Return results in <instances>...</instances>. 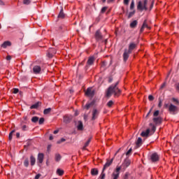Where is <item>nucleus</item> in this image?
<instances>
[{
    "label": "nucleus",
    "mask_w": 179,
    "mask_h": 179,
    "mask_svg": "<svg viewBox=\"0 0 179 179\" xmlns=\"http://www.w3.org/2000/svg\"><path fill=\"white\" fill-rule=\"evenodd\" d=\"M118 85V82H117L114 85H111L108 89L106 92V97H111L112 94H115V96H120V93H121V90L118 89L117 87Z\"/></svg>",
    "instance_id": "1"
},
{
    "label": "nucleus",
    "mask_w": 179,
    "mask_h": 179,
    "mask_svg": "<svg viewBox=\"0 0 179 179\" xmlns=\"http://www.w3.org/2000/svg\"><path fill=\"white\" fill-rule=\"evenodd\" d=\"M146 5H148V0H143V1H138L137 5L138 10H148V7H146Z\"/></svg>",
    "instance_id": "2"
},
{
    "label": "nucleus",
    "mask_w": 179,
    "mask_h": 179,
    "mask_svg": "<svg viewBox=\"0 0 179 179\" xmlns=\"http://www.w3.org/2000/svg\"><path fill=\"white\" fill-rule=\"evenodd\" d=\"M130 165H131V160H129V159H126L124 160L123 163L120 166H117V167H120V170H122V171H125V170H127V168L129 167Z\"/></svg>",
    "instance_id": "3"
},
{
    "label": "nucleus",
    "mask_w": 179,
    "mask_h": 179,
    "mask_svg": "<svg viewBox=\"0 0 179 179\" xmlns=\"http://www.w3.org/2000/svg\"><path fill=\"white\" fill-rule=\"evenodd\" d=\"M160 159V157L159 156V155H157V153L154 152L150 155V160L153 162V163H156V162H159V159Z\"/></svg>",
    "instance_id": "4"
},
{
    "label": "nucleus",
    "mask_w": 179,
    "mask_h": 179,
    "mask_svg": "<svg viewBox=\"0 0 179 179\" xmlns=\"http://www.w3.org/2000/svg\"><path fill=\"white\" fill-rule=\"evenodd\" d=\"M169 111L170 113H173V114H176V113H177V111H178V107L173 105V103H171L169 106Z\"/></svg>",
    "instance_id": "5"
},
{
    "label": "nucleus",
    "mask_w": 179,
    "mask_h": 179,
    "mask_svg": "<svg viewBox=\"0 0 179 179\" xmlns=\"http://www.w3.org/2000/svg\"><path fill=\"white\" fill-rule=\"evenodd\" d=\"M55 54H57V50H55V48H50L48 52V58H52V57H54V55H55Z\"/></svg>",
    "instance_id": "6"
},
{
    "label": "nucleus",
    "mask_w": 179,
    "mask_h": 179,
    "mask_svg": "<svg viewBox=\"0 0 179 179\" xmlns=\"http://www.w3.org/2000/svg\"><path fill=\"white\" fill-rule=\"evenodd\" d=\"M85 96L93 97V96H94V90H92L91 87L87 88L85 92Z\"/></svg>",
    "instance_id": "7"
},
{
    "label": "nucleus",
    "mask_w": 179,
    "mask_h": 179,
    "mask_svg": "<svg viewBox=\"0 0 179 179\" xmlns=\"http://www.w3.org/2000/svg\"><path fill=\"white\" fill-rule=\"evenodd\" d=\"M129 54H131V52H129L128 49H125L123 53V59L124 62L127 61L128 58H129Z\"/></svg>",
    "instance_id": "8"
},
{
    "label": "nucleus",
    "mask_w": 179,
    "mask_h": 179,
    "mask_svg": "<svg viewBox=\"0 0 179 179\" xmlns=\"http://www.w3.org/2000/svg\"><path fill=\"white\" fill-rule=\"evenodd\" d=\"M145 29H150V27H149V25H148V21L146 20H144L143 25L140 29L141 33H143Z\"/></svg>",
    "instance_id": "9"
},
{
    "label": "nucleus",
    "mask_w": 179,
    "mask_h": 179,
    "mask_svg": "<svg viewBox=\"0 0 179 179\" xmlns=\"http://www.w3.org/2000/svg\"><path fill=\"white\" fill-rule=\"evenodd\" d=\"M71 120H72V115H66L64 117V122H65L66 124H69Z\"/></svg>",
    "instance_id": "10"
},
{
    "label": "nucleus",
    "mask_w": 179,
    "mask_h": 179,
    "mask_svg": "<svg viewBox=\"0 0 179 179\" xmlns=\"http://www.w3.org/2000/svg\"><path fill=\"white\" fill-rule=\"evenodd\" d=\"M114 159H112L110 160H108L106 163L104 164L103 168V171L106 170V169H108V167H110V164H113Z\"/></svg>",
    "instance_id": "11"
},
{
    "label": "nucleus",
    "mask_w": 179,
    "mask_h": 179,
    "mask_svg": "<svg viewBox=\"0 0 179 179\" xmlns=\"http://www.w3.org/2000/svg\"><path fill=\"white\" fill-rule=\"evenodd\" d=\"M38 163H40L41 164V163H43V162H44V154L43 153H39L38 155Z\"/></svg>",
    "instance_id": "12"
},
{
    "label": "nucleus",
    "mask_w": 179,
    "mask_h": 179,
    "mask_svg": "<svg viewBox=\"0 0 179 179\" xmlns=\"http://www.w3.org/2000/svg\"><path fill=\"white\" fill-rule=\"evenodd\" d=\"M152 121L155 124V125H159V124H162V117H154L152 119Z\"/></svg>",
    "instance_id": "13"
},
{
    "label": "nucleus",
    "mask_w": 179,
    "mask_h": 179,
    "mask_svg": "<svg viewBox=\"0 0 179 179\" xmlns=\"http://www.w3.org/2000/svg\"><path fill=\"white\" fill-rule=\"evenodd\" d=\"M135 48H136V44L134 43H131L129 45V49L127 50H129L130 52H132Z\"/></svg>",
    "instance_id": "14"
},
{
    "label": "nucleus",
    "mask_w": 179,
    "mask_h": 179,
    "mask_svg": "<svg viewBox=\"0 0 179 179\" xmlns=\"http://www.w3.org/2000/svg\"><path fill=\"white\" fill-rule=\"evenodd\" d=\"M99 117V110L94 109L92 111V120H94Z\"/></svg>",
    "instance_id": "15"
},
{
    "label": "nucleus",
    "mask_w": 179,
    "mask_h": 179,
    "mask_svg": "<svg viewBox=\"0 0 179 179\" xmlns=\"http://www.w3.org/2000/svg\"><path fill=\"white\" fill-rule=\"evenodd\" d=\"M33 71L34 73H40L41 72V67L40 66H34Z\"/></svg>",
    "instance_id": "16"
},
{
    "label": "nucleus",
    "mask_w": 179,
    "mask_h": 179,
    "mask_svg": "<svg viewBox=\"0 0 179 179\" xmlns=\"http://www.w3.org/2000/svg\"><path fill=\"white\" fill-rule=\"evenodd\" d=\"M149 134H150V129H146V131H143L141 134V135L143 138H146V137L149 136Z\"/></svg>",
    "instance_id": "17"
},
{
    "label": "nucleus",
    "mask_w": 179,
    "mask_h": 179,
    "mask_svg": "<svg viewBox=\"0 0 179 179\" xmlns=\"http://www.w3.org/2000/svg\"><path fill=\"white\" fill-rule=\"evenodd\" d=\"M95 38L98 41L101 40V38H103V36H101V33H100V31H96L95 34Z\"/></svg>",
    "instance_id": "18"
},
{
    "label": "nucleus",
    "mask_w": 179,
    "mask_h": 179,
    "mask_svg": "<svg viewBox=\"0 0 179 179\" xmlns=\"http://www.w3.org/2000/svg\"><path fill=\"white\" fill-rule=\"evenodd\" d=\"M58 17H59V19H64V17H65V13H64L63 8H61L60 12L58 15Z\"/></svg>",
    "instance_id": "19"
},
{
    "label": "nucleus",
    "mask_w": 179,
    "mask_h": 179,
    "mask_svg": "<svg viewBox=\"0 0 179 179\" xmlns=\"http://www.w3.org/2000/svg\"><path fill=\"white\" fill-rule=\"evenodd\" d=\"M78 124L77 125V129L78 131H83V123L82 121H78Z\"/></svg>",
    "instance_id": "20"
},
{
    "label": "nucleus",
    "mask_w": 179,
    "mask_h": 179,
    "mask_svg": "<svg viewBox=\"0 0 179 179\" xmlns=\"http://www.w3.org/2000/svg\"><path fill=\"white\" fill-rule=\"evenodd\" d=\"M12 45V43H10V41H5L2 45L1 47L3 48H6V47H9Z\"/></svg>",
    "instance_id": "21"
},
{
    "label": "nucleus",
    "mask_w": 179,
    "mask_h": 179,
    "mask_svg": "<svg viewBox=\"0 0 179 179\" xmlns=\"http://www.w3.org/2000/svg\"><path fill=\"white\" fill-rule=\"evenodd\" d=\"M136 148H140L142 145V138L139 137L136 142Z\"/></svg>",
    "instance_id": "22"
},
{
    "label": "nucleus",
    "mask_w": 179,
    "mask_h": 179,
    "mask_svg": "<svg viewBox=\"0 0 179 179\" xmlns=\"http://www.w3.org/2000/svg\"><path fill=\"white\" fill-rule=\"evenodd\" d=\"M90 142H92V138H88L87 141L85 143L84 146H83V150H86V148H87V146H89Z\"/></svg>",
    "instance_id": "23"
},
{
    "label": "nucleus",
    "mask_w": 179,
    "mask_h": 179,
    "mask_svg": "<svg viewBox=\"0 0 179 179\" xmlns=\"http://www.w3.org/2000/svg\"><path fill=\"white\" fill-rule=\"evenodd\" d=\"M93 62H94V57H91L87 60V64L88 65H93Z\"/></svg>",
    "instance_id": "24"
},
{
    "label": "nucleus",
    "mask_w": 179,
    "mask_h": 179,
    "mask_svg": "<svg viewBox=\"0 0 179 179\" xmlns=\"http://www.w3.org/2000/svg\"><path fill=\"white\" fill-rule=\"evenodd\" d=\"M137 25H138V21L136 20H134L130 23V27H131V29H134V27H136Z\"/></svg>",
    "instance_id": "25"
},
{
    "label": "nucleus",
    "mask_w": 179,
    "mask_h": 179,
    "mask_svg": "<svg viewBox=\"0 0 179 179\" xmlns=\"http://www.w3.org/2000/svg\"><path fill=\"white\" fill-rule=\"evenodd\" d=\"M30 162L31 166H34V164H36V158L33 157V155L30 157Z\"/></svg>",
    "instance_id": "26"
},
{
    "label": "nucleus",
    "mask_w": 179,
    "mask_h": 179,
    "mask_svg": "<svg viewBox=\"0 0 179 179\" xmlns=\"http://www.w3.org/2000/svg\"><path fill=\"white\" fill-rule=\"evenodd\" d=\"M91 174H92V176H97V174H99V170H97L96 169H92Z\"/></svg>",
    "instance_id": "27"
},
{
    "label": "nucleus",
    "mask_w": 179,
    "mask_h": 179,
    "mask_svg": "<svg viewBox=\"0 0 179 179\" xmlns=\"http://www.w3.org/2000/svg\"><path fill=\"white\" fill-rule=\"evenodd\" d=\"M55 159L56 162H59L61 159H62V157H61V155L59 154H56Z\"/></svg>",
    "instance_id": "28"
},
{
    "label": "nucleus",
    "mask_w": 179,
    "mask_h": 179,
    "mask_svg": "<svg viewBox=\"0 0 179 179\" xmlns=\"http://www.w3.org/2000/svg\"><path fill=\"white\" fill-rule=\"evenodd\" d=\"M57 174L60 176H64V170L58 169L57 170Z\"/></svg>",
    "instance_id": "29"
},
{
    "label": "nucleus",
    "mask_w": 179,
    "mask_h": 179,
    "mask_svg": "<svg viewBox=\"0 0 179 179\" xmlns=\"http://www.w3.org/2000/svg\"><path fill=\"white\" fill-rule=\"evenodd\" d=\"M172 101L176 104V106H179V101L178 99L172 98Z\"/></svg>",
    "instance_id": "30"
},
{
    "label": "nucleus",
    "mask_w": 179,
    "mask_h": 179,
    "mask_svg": "<svg viewBox=\"0 0 179 179\" xmlns=\"http://www.w3.org/2000/svg\"><path fill=\"white\" fill-rule=\"evenodd\" d=\"M50 113H51V108H46L43 111V114L47 115V114H50Z\"/></svg>",
    "instance_id": "31"
},
{
    "label": "nucleus",
    "mask_w": 179,
    "mask_h": 179,
    "mask_svg": "<svg viewBox=\"0 0 179 179\" xmlns=\"http://www.w3.org/2000/svg\"><path fill=\"white\" fill-rule=\"evenodd\" d=\"M38 121V117L34 116L31 118V122H37Z\"/></svg>",
    "instance_id": "32"
},
{
    "label": "nucleus",
    "mask_w": 179,
    "mask_h": 179,
    "mask_svg": "<svg viewBox=\"0 0 179 179\" xmlns=\"http://www.w3.org/2000/svg\"><path fill=\"white\" fill-rule=\"evenodd\" d=\"M99 178L100 179H104L106 178V173H104V171H102L100 176H99Z\"/></svg>",
    "instance_id": "33"
},
{
    "label": "nucleus",
    "mask_w": 179,
    "mask_h": 179,
    "mask_svg": "<svg viewBox=\"0 0 179 179\" xmlns=\"http://www.w3.org/2000/svg\"><path fill=\"white\" fill-rule=\"evenodd\" d=\"M13 132H15V130H13L10 134H9V136H8V139L9 141H12V138L13 136Z\"/></svg>",
    "instance_id": "34"
},
{
    "label": "nucleus",
    "mask_w": 179,
    "mask_h": 179,
    "mask_svg": "<svg viewBox=\"0 0 179 179\" xmlns=\"http://www.w3.org/2000/svg\"><path fill=\"white\" fill-rule=\"evenodd\" d=\"M150 127H152V131L153 132H156V126H155V124L150 123Z\"/></svg>",
    "instance_id": "35"
},
{
    "label": "nucleus",
    "mask_w": 179,
    "mask_h": 179,
    "mask_svg": "<svg viewBox=\"0 0 179 179\" xmlns=\"http://www.w3.org/2000/svg\"><path fill=\"white\" fill-rule=\"evenodd\" d=\"M24 166L25 167H29V159H26L24 161Z\"/></svg>",
    "instance_id": "36"
},
{
    "label": "nucleus",
    "mask_w": 179,
    "mask_h": 179,
    "mask_svg": "<svg viewBox=\"0 0 179 179\" xmlns=\"http://www.w3.org/2000/svg\"><path fill=\"white\" fill-rule=\"evenodd\" d=\"M38 107V103H36L31 106V109L37 108Z\"/></svg>",
    "instance_id": "37"
},
{
    "label": "nucleus",
    "mask_w": 179,
    "mask_h": 179,
    "mask_svg": "<svg viewBox=\"0 0 179 179\" xmlns=\"http://www.w3.org/2000/svg\"><path fill=\"white\" fill-rule=\"evenodd\" d=\"M38 123H39V125L44 124V118L43 117L40 118Z\"/></svg>",
    "instance_id": "38"
},
{
    "label": "nucleus",
    "mask_w": 179,
    "mask_h": 179,
    "mask_svg": "<svg viewBox=\"0 0 179 179\" xmlns=\"http://www.w3.org/2000/svg\"><path fill=\"white\" fill-rule=\"evenodd\" d=\"M30 2H31V0H24L23 1V3L24 5H29L30 3Z\"/></svg>",
    "instance_id": "39"
},
{
    "label": "nucleus",
    "mask_w": 179,
    "mask_h": 179,
    "mask_svg": "<svg viewBox=\"0 0 179 179\" xmlns=\"http://www.w3.org/2000/svg\"><path fill=\"white\" fill-rule=\"evenodd\" d=\"M113 104H114V102L113 101H109L108 103H107V106L108 107H111L113 106Z\"/></svg>",
    "instance_id": "40"
},
{
    "label": "nucleus",
    "mask_w": 179,
    "mask_h": 179,
    "mask_svg": "<svg viewBox=\"0 0 179 179\" xmlns=\"http://www.w3.org/2000/svg\"><path fill=\"white\" fill-rule=\"evenodd\" d=\"M159 113H160V111L156 110V111L154 113L153 115H154V117H157Z\"/></svg>",
    "instance_id": "41"
},
{
    "label": "nucleus",
    "mask_w": 179,
    "mask_h": 179,
    "mask_svg": "<svg viewBox=\"0 0 179 179\" xmlns=\"http://www.w3.org/2000/svg\"><path fill=\"white\" fill-rule=\"evenodd\" d=\"M133 15H135V11L130 12V13H129L128 17H129V18L132 17Z\"/></svg>",
    "instance_id": "42"
},
{
    "label": "nucleus",
    "mask_w": 179,
    "mask_h": 179,
    "mask_svg": "<svg viewBox=\"0 0 179 179\" xmlns=\"http://www.w3.org/2000/svg\"><path fill=\"white\" fill-rule=\"evenodd\" d=\"M154 99L155 98L153 97V96L149 95L148 100H150V101H153Z\"/></svg>",
    "instance_id": "43"
},
{
    "label": "nucleus",
    "mask_w": 179,
    "mask_h": 179,
    "mask_svg": "<svg viewBox=\"0 0 179 179\" xmlns=\"http://www.w3.org/2000/svg\"><path fill=\"white\" fill-rule=\"evenodd\" d=\"M91 106H92V103H87L85 106V108L87 110H89V108H90Z\"/></svg>",
    "instance_id": "44"
},
{
    "label": "nucleus",
    "mask_w": 179,
    "mask_h": 179,
    "mask_svg": "<svg viewBox=\"0 0 179 179\" xmlns=\"http://www.w3.org/2000/svg\"><path fill=\"white\" fill-rule=\"evenodd\" d=\"M107 10V7H103L101 10V13H104Z\"/></svg>",
    "instance_id": "45"
},
{
    "label": "nucleus",
    "mask_w": 179,
    "mask_h": 179,
    "mask_svg": "<svg viewBox=\"0 0 179 179\" xmlns=\"http://www.w3.org/2000/svg\"><path fill=\"white\" fill-rule=\"evenodd\" d=\"M134 8H135V3L132 1L130 5V9H133Z\"/></svg>",
    "instance_id": "46"
},
{
    "label": "nucleus",
    "mask_w": 179,
    "mask_h": 179,
    "mask_svg": "<svg viewBox=\"0 0 179 179\" xmlns=\"http://www.w3.org/2000/svg\"><path fill=\"white\" fill-rule=\"evenodd\" d=\"M13 93H14V94H16L19 93V89L15 88L14 90H13Z\"/></svg>",
    "instance_id": "47"
},
{
    "label": "nucleus",
    "mask_w": 179,
    "mask_h": 179,
    "mask_svg": "<svg viewBox=\"0 0 179 179\" xmlns=\"http://www.w3.org/2000/svg\"><path fill=\"white\" fill-rule=\"evenodd\" d=\"M22 131H27V126L26 125L22 126Z\"/></svg>",
    "instance_id": "48"
},
{
    "label": "nucleus",
    "mask_w": 179,
    "mask_h": 179,
    "mask_svg": "<svg viewBox=\"0 0 179 179\" xmlns=\"http://www.w3.org/2000/svg\"><path fill=\"white\" fill-rule=\"evenodd\" d=\"M132 152V148H130L126 153L127 156H128Z\"/></svg>",
    "instance_id": "49"
},
{
    "label": "nucleus",
    "mask_w": 179,
    "mask_h": 179,
    "mask_svg": "<svg viewBox=\"0 0 179 179\" xmlns=\"http://www.w3.org/2000/svg\"><path fill=\"white\" fill-rule=\"evenodd\" d=\"M162 104H163V102L162 101V100H159L158 106H159V107H162Z\"/></svg>",
    "instance_id": "50"
},
{
    "label": "nucleus",
    "mask_w": 179,
    "mask_h": 179,
    "mask_svg": "<svg viewBox=\"0 0 179 179\" xmlns=\"http://www.w3.org/2000/svg\"><path fill=\"white\" fill-rule=\"evenodd\" d=\"M129 3V0H124V5H128Z\"/></svg>",
    "instance_id": "51"
},
{
    "label": "nucleus",
    "mask_w": 179,
    "mask_h": 179,
    "mask_svg": "<svg viewBox=\"0 0 179 179\" xmlns=\"http://www.w3.org/2000/svg\"><path fill=\"white\" fill-rule=\"evenodd\" d=\"M65 138H62L60 141H58L57 143H61V142H65Z\"/></svg>",
    "instance_id": "52"
},
{
    "label": "nucleus",
    "mask_w": 179,
    "mask_h": 179,
    "mask_svg": "<svg viewBox=\"0 0 179 179\" xmlns=\"http://www.w3.org/2000/svg\"><path fill=\"white\" fill-rule=\"evenodd\" d=\"M6 59H7V61H10V59H12V57L7 56Z\"/></svg>",
    "instance_id": "53"
},
{
    "label": "nucleus",
    "mask_w": 179,
    "mask_h": 179,
    "mask_svg": "<svg viewBox=\"0 0 179 179\" xmlns=\"http://www.w3.org/2000/svg\"><path fill=\"white\" fill-rule=\"evenodd\" d=\"M176 90L179 92V83L176 84Z\"/></svg>",
    "instance_id": "54"
},
{
    "label": "nucleus",
    "mask_w": 179,
    "mask_h": 179,
    "mask_svg": "<svg viewBox=\"0 0 179 179\" xmlns=\"http://www.w3.org/2000/svg\"><path fill=\"white\" fill-rule=\"evenodd\" d=\"M50 141H52V139H54V137L52 136V135L51 134L49 137Z\"/></svg>",
    "instance_id": "55"
},
{
    "label": "nucleus",
    "mask_w": 179,
    "mask_h": 179,
    "mask_svg": "<svg viewBox=\"0 0 179 179\" xmlns=\"http://www.w3.org/2000/svg\"><path fill=\"white\" fill-rule=\"evenodd\" d=\"M40 178V174H37L36 176H35V179H38Z\"/></svg>",
    "instance_id": "56"
},
{
    "label": "nucleus",
    "mask_w": 179,
    "mask_h": 179,
    "mask_svg": "<svg viewBox=\"0 0 179 179\" xmlns=\"http://www.w3.org/2000/svg\"><path fill=\"white\" fill-rule=\"evenodd\" d=\"M58 132H59V130H55V131H53V134H58Z\"/></svg>",
    "instance_id": "57"
},
{
    "label": "nucleus",
    "mask_w": 179,
    "mask_h": 179,
    "mask_svg": "<svg viewBox=\"0 0 179 179\" xmlns=\"http://www.w3.org/2000/svg\"><path fill=\"white\" fill-rule=\"evenodd\" d=\"M115 0H108V3H111V2H114Z\"/></svg>",
    "instance_id": "58"
},
{
    "label": "nucleus",
    "mask_w": 179,
    "mask_h": 179,
    "mask_svg": "<svg viewBox=\"0 0 179 179\" xmlns=\"http://www.w3.org/2000/svg\"><path fill=\"white\" fill-rule=\"evenodd\" d=\"M16 136H17V138H19L20 136V133H17L16 134Z\"/></svg>",
    "instance_id": "59"
},
{
    "label": "nucleus",
    "mask_w": 179,
    "mask_h": 179,
    "mask_svg": "<svg viewBox=\"0 0 179 179\" xmlns=\"http://www.w3.org/2000/svg\"><path fill=\"white\" fill-rule=\"evenodd\" d=\"M150 113H152V108L150 110V111H149L148 113L147 114V117H148V115H149V114H150Z\"/></svg>",
    "instance_id": "60"
},
{
    "label": "nucleus",
    "mask_w": 179,
    "mask_h": 179,
    "mask_svg": "<svg viewBox=\"0 0 179 179\" xmlns=\"http://www.w3.org/2000/svg\"><path fill=\"white\" fill-rule=\"evenodd\" d=\"M0 5H3V1H2L1 0H0Z\"/></svg>",
    "instance_id": "61"
},
{
    "label": "nucleus",
    "mask_w": 179,
    "mask_h": 179,
    "mask_svg": "<svg viewBox=\"0 0 179 179\" xmlns=\"http://www.w3.org/2000/svg\"><path fill=\"white\" fill-rule=\"evenodd\" d=\"M109 82H110H110H113V79L110 78V79L109 80Z\"/></svg>",
    "instance_id": "62"
},
{
    "label": "nucleus",
    "mask_w": 179,
    "mask_h": 179,
    "mask_svg": "<svg viewBox=\"0 0 179 179\" xmlns=\"http://www.w3.org/2000/svg\"><path fill=\"white\" fill-rule=\"evenodd\" d=\"M162 88L164 87V84L161 86Z\"/></svg>",
    "instance_id": "63"
},
{
    "label": "nucleus",
    "mask_w": 179,
    "mask_h": 179,
    "mask_svg": "<svg viewBox=\"0 0 179 179\" xmlns=\"http://www.w3.org/2000/svg\"><path fill=\"white\" fill-rule=\"evenodd\" d=\"M169 106V105H167V104H165V107H168Z\"/></svg>",
    "instance_id": "64"
}]
</instances>
